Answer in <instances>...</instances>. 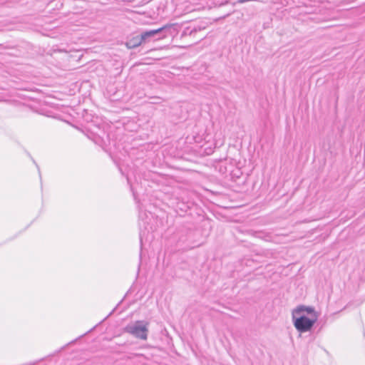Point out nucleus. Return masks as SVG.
<instances>
[{
  "label": "nucleus",
  "mask_w": 365,
  "mask_h": 365,
  "mask_svg": "<svg viewBox=\"0 0 365 365\" xmlns=\"http://www.w3.org/2000/svg\"><path fill=\"white\" fill-rule=\"evenodd\" d=\"M144 43L143 40L141 39L140 36H137L132 39H130L126 42V46L128 48H134L140 46L141 43Z\"/></svg>",
  "instance_id": "obj_5"
},
{
  "label": "nucleus",
  "mask_w": 365,
  "mask_h": 365,
  "mask_svg": "<svg viewBox=\"0 0 365 365\" xmlns=\"http://www.w3.org/2000/svg\"><path fill=\"white\" fill-rule=\"evenodd\" d=\"M171 27L172 25L167 24L157 29L143 31L140 34V36L144 42L151 38L154 40L164 38L170 33Z\"/></svg>",
  "instance_id": "obj_3"
},
{
  "label": "nucleus",
  "mask_w": 365,
  "mask_h": 365,
  "mask_svg": "<svg viewBox=\"0 0 365 365\" xmlns=\"http://www.w3.org/2000/svg\"><path fill=\"white\" fill-rule=\"evenodd\" d=\"M307 312L308 314H310L311 315V317L312 316H314V315H317L315 311H314V309L313 307H306V306H304V305H300L299 307H297L292 312V315L294 317L295 316H297V315H299V314H303L304 312Z\"/></svg>",
  "instance_id": "obj_4"
},
{
  "label": "nucleus",
  "mask_w": 365,
  "mask_h": 365,
  "mask_svg": "<svg viewBox=\"0 0 365 365\" xmlns=\"http://www.w3.org/2000/svg\"><path fill=\"white\" fill-rule=\"evenodd\" d=\"M131 190H132V191H133V195H134V197H135V192L133 191V187H132V186H131Z\"/></svg>",
  "instance_id": "obj_6"
},
{
  "label": "nucleus",
  "mask_w": 365,
  "mask_h": 365,
  "mask_svg": "<svg viewBox=\"0 0 365 365\" xmlns=\"http://www.w3.org/2000/svg\"><path fill=\"white\" fill-rule=\"evenodd\" d=\"M294 327L299 332H306L312 329L317 320V315L312 316L311 318L304 314H299L294 317L292 315Z\"/></svg>",
  "instance_id": "obj_2"
},
{
  "label": "nucleus",
  "mask_w": 365,
  "mask_h": 365,
  "mask_svg": "<svg viewBox=\"0 0 365 365\" xmlns=\"http://www.w3.org/2000/svg\"><path fill=\"white\" fill-rule=\"evenodd\" d=\"M152 98L159 99V98H158V97H152Z\"/></svg>",
  "instance_id": "obj_7"
},
{
  "label": "nucleus",
  "mask_w": 365,
  "mask_h": 365,
  "mask_svg": "<svg viewBox=\"0 0 365 365\" xmlns=\"http://www.w3.org/2000/svg\"><path fill=\"white\" fill-rule=\"evenodd\" d=\"M124 331L134 336L135 338L146 340L148 334V322L136 321L134 323L128 324L124 328Z\"/></svg>",
  "instance_id": "obj_1"
}]
</instances>
